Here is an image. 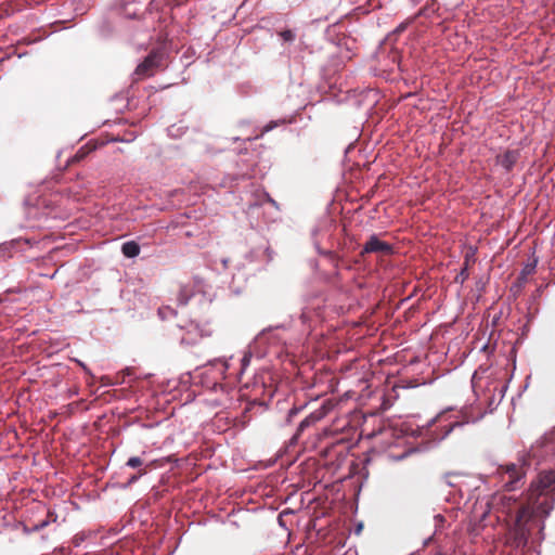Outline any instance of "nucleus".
Listing matches in <instances>:
<instances>
[{
	"mask_svg": "<svg viewBox=\"0 0 555 555\" xmlns=\"http://www.w3.org/2000/svg\"><path fill=\"white\" fill-rule=\"evenodd\" d=\"M555 450V433L552 440L542 439L531 446L521 465L514 463L500 467L502 481L507 491L516 490L526 474L525 467L533 463L541 464L542 460ZM555 501V470L542 469L531 481L525 498L518 499L513 494H495L491 500L480 501L474 508V517L485 521L486 517L494 513L496 519L509 524L507 543L515 547H525L533 529L540 534L544 529L543 518L547 517L554 507ZM543 539V535L540 537Z\"/></svg>",
	"mask_w": 555,
	"mask_h": 555,
	"instance_id": "obj_1",
	"label": "nucleus"
},
{
	"mask_svg": "<svg viewBox=\"0 0 555 555\" xmlns=\"http://www.w3.org/2000/svg\"><path fill=\"white\" fill-rule=\"evenodd\" d=\"M206 283L203 279L194 276L191 281L182 284L177 297L180 306H185L195 296H205Z\"/></svg>",
	"mask_w": 555,
	"mask_h": 555,
	"instance_id": "obj_2",
	"label": "nucleus"
},
{
	"mask_svg": "<svg viewBox=\"0 0 555 555\" xmlns=\"http://www.w3.org/2000/svg\"><path fill=\"white\" fill-rule=\"evenodd\" d=\"M160 62L162 54L158 52H151L144 61L137 66L134 70L137 79H142L153 75L154 68L158 67Z\"/></svg>",
	"mask_w": 555,
	"mask_h": 555,
	"instance_id": "obj_3",
	"label": "nucleus"
},
{
	"mask_svg": "<svg viewBox=\"0 0 555 555\" xmlns=\"http://www.w3.org/2000/svg\"><path fill=\"white\" fill-rule=\"evenodd\" d=\"M274 258V251L269 246H259L246 254L248 262L259 261L261 268L264 269Z\"/></svg>",
	"mask_w": 555,
	"mask_h": 555,
	"instance_id": "obj_4",
	"label": "nucleus"
},
{
	"mask_svg": "<svg viewBox=\"0 0 555 555\" xmlns=\"http://www.w3.org/2000/svg\"><path fill=\"white\" fill-rule=\"evenodd\" d=\"M178 326L181 331H185V333L180 338L181 344L194 345L198 341L199 338L203 337V330L197 323L193 321H190L185 325L179 324Z\"/></svg>",
	"mask_w": 555,
	"mask_h": 555,
	"instance_id": "obj_5",
	"label": "nucleus"
},
{
	"mask_svg": "<svg viewBox=\"0 0 555 555\" xmlns=\"http://www.w3.org/2000/svg\"><path fill=\"white\" fill-rule=\"evenodd\" d=\"M392 251V247L387 242L380 241L377 235L373 234L363 246L362 254L379 253L388 255Z\"/></svg>",
	"mask_w": 555,
	"mask_h": 555,
	"instance_id": "obj_6",
	"label": "nucleus"
},
{
	"mask_svg": "<svg viewBox=\"0 0 555 555\" xmlns=\"http://www.w3.org/2000/svg\"><path fill=\"white\" fill-rule=\"evenodd\" d=\"M519 156L520 154L518 150H507L503 154L496 156V164L506 171H511L518 162Z\"/></svg>",
	"mask_w": 555,
	"mask_h": 555,
	"instance_id": "obj_7",
	"label": "nucleus"
},
{
	"mask_svg": "<svg viewBox=\"0 0 555 555\" xmlns=\"http://www.w3.org/2000/svg\"><path fill=\"white\" fill-rule=\"evenodd\" d=\"M328 408L326 405H322L319 409L311 412L306 418H304L299 424V430H304L310 425L321 421L328 413Z\"/></svg>",
	"mask_w": 555,
	"mask_h": 555,
	"instance_id": "obj_8",
	"label": "nucleus"
},
{
	"mask_svg": "<svg viewBox=\"0 0 555 555\" xmlns=\"http://www.w3.org/2000/svg\"><path fill=\"white\" fill-rule=\"evenodd\" d=\"M465 423L460 421H451L446 425L440 426L441 434H437L436 431L431 433L430 441L434 443H439L443 439H446L451 431L456 428L463 426Z\"/></svg>",
	"mask_w": 555,
	"mask_h": 555,
	"instance_id": "obj_9",
	"label": "nucleus"
},
{
	"mask_svg": "<svg viewBox=\"0 0 555 555\" xmlns=\"http://www.w3.org/2000/svg\"><path fill=\"white\" fill-rule=\"evenodd\" d=\"M140 250V245L135 241H128L121 246V253L126 258H134L139 256Z\"/></svg>",
	"mask_w": 555,
	"mask_h": 555,
	"instance_id": "obj_10",
	"label": "nucleus"
},
{
	"mask_svg": "<svg viewBox=\"0 0 555 555\" xmlns=\"http://www.w3.org/2000/svg\"><path fill=\"white\" fill-rule=\"evenodd\" d=\"M327 227H331V222L328 219H325L319 227L314 228L312 230V237H313V242H314V246H315V249L319 254H325V251H323L321 248H320V242H319V232L321 230V228L325 229Z\"/></svg>",
	"mask_w": 555,
	"mask_h": 555,
	"instance_id": "obj_11",
	"label": "nucleus"
},
{
	"mask_svg": "<svg viewBox=\"0 0 555 555\" xmlns=\"http://www.w3.org/2000/svg\"><path fill=\"white\" fill-rule=\"evenodd\" d=\"M177 312L169 306H164L158 309V315L162 320H168L176 317Z\"/></svg>",
	"mask_w": 555,
	"mask_h": 555,
	"instance_id": "obj_12",
	"label": "nucleus"
},
{
	"mask_svg": "<svg viewBox=\"0 0 555 555\" xmlns=\"http://www.w3.org/2000/svg\"><path fill=\"white\" fill-rule=\"evenodd\" d=\"M468 276H469L468 267L463 266L461 271L454 278V282L463 285L465 283V281L468 279Z\"/></svg>",
	"mask_w": 555,
	"mask_h": 555,
	"instance_id": "obj_13",
	"label": "nucleus"
},
{
	"mask_svg": "<svg viewBox=\"0 0 555 555\" xmlns=\"http://www.w3.org/2000/svg\"><path fill=\"white\" fill-rule=\"evenodd\" d=\"M285 122H286L285 119L272 120V121L268 122L266 126H263L260 135L273 130L278 126L283 125Z\"/></svg>",
	"mask_w": 555,
	"mask_h": 555,
	"instance_id": "obj_14",
	"label": "nucleus"
},
{
	"mask_svg": "<svg viewBox=\"0 0 555 555\" xmlns=\"http://www.w3.org/2000/svg\"><path fill=\"white\" fill-rule=\"evenodd\" d=\"M280 38L283 42H293L296 38V35L291 29H284L279 34Z\"/></svg>",
	"mask_w": 555,
	"mask_h": 555,
	"instance_id": "obj_15",
	"label": "nucleus"
},
{
	"mask_svg": "<svg viewBox=\"0 0 555 555\" xmlns=\"http://www.w3.org/2000/svg\"><path fill=\"white\" fill-rule=\"evenodd\" d=\"M250 359H251V352L246 351L244 353L243 358L241 359V365H242L241 374H243L244 371L246 370V367L249 365Z\"/></svg>",
	"mask_w": 555,
	"mask_h": 555,
	"instance_id": "obj_16",
	"label": "nucleus"
},
{
	"mask_svg": "<svg viewBox=\"0 0 555 555\" xmlns=\"http://www.w3.org/2000/svg\"><path fill=\"white\" fill-rule=\"evenodd\" d=\"M50 524V520L49 518L38 522V524H35L31 528L29 529H26L27 532H36V531H39L43 528H46L48 525Z\"/></svg>",
	"mask_w": 555,
	"mask_h": 555,
	"instance_id": "obj_17",
	"label": "nucleus"
},
{
	"mask_svg": "<svg viewBox=\"0 0 555 555\" xmlns=\"http://www.w3.org/2000/svg\"><path fill=\"white\" fill-rule=\"evenodd\" d=\"M126 465L130 468H137L142 465V460L139 456H131L127 461Z\"/></svg>",
	"mask_w": 555,
	"mask_h": 555,
	"instance_id": "obj_18",
	"label": "nucleus"
},
{
	"mask_svg": "<svg viewBox=\"0 0 555 555\" xmlns=\"http://www.w3.org/2000/svg\"><path fill=\"white\" fill-rule=\"evenodd\" d=\"M475 251L476 249H472L469 253L465 255L464 264L465 267L469 268V263L475 261Z\"/></svg>",
	"mask_w": 555,
	"mask_h": 555,
	"instance_id": "obj_19",
	"label": "nucleus"
},
{
	"mask_svg": "<svg viewBox=\"0 0 555 555\" xmlns=\"http://www.w3.org/2000/svg\"><path fill=\"white\" fill-rule=\"evenodd\" d=\"M535 266H537L535 262L526 264L521 271V274L522 275L531 274L535 270Z\"/></svg>",
	"mask_w": 555,
	"mask_h": 555,
	"instance_id": "obj_20",
	"label": "nucleus"
},
{
	"mask_svg": "<svg viewBox=\"0 0 555 555\" xmlns=\"http://www.w3.org/2000/svg\"><path fill=\"white\" fill-rule=\"evenodd\" d=\"M442 417L443 415L440 414V415H437L436 417L431 418L428 423H427V427L430 428L431 426H434L436 423H441L442 421Z\"/></svg>",
	"mask_w": 555,
	"mask_h": 555,
	"instance_id": "obj_21",
	"label": "nucleus"
},
{
	"mask_svg": "<svg viewBox=\"0 0 555 555\" xmlns=\"http://www.w3.org/2000/svg\"><path fill=\"white\" fill-rule=\"evenodd\" d=\"M145 474V472H140L138 475H133L130 477L128 485H131L139 480L140 477H142Z\"/></svg>",
	"mask_w": 555,
	"mask_h": 555,
	"instance_id": "obj_22",
	"label": "nucleus"
},
{
	"mask_svg": "<svg viewBox=\"0 0 555 555\" xmlns=\"http://www.w3.org/2000/svg\"><path fill=\"white\" fill-rule=\"evenodd\" d=\"M264 196H266V199H267L269 203H271V204H272L273 206H275V207L278 206L276 202H275L273 198H271V197H270V195H269L268 193H266V194H264Z\"/></svg>",
	"mask_w": 555,
	"mask_h": 555,
	"instance_id": "obj_23",
	"label": "nucleus"
},
{
	"mask_svg": "<svg viewBox=\"0 0 555 555\" xmlns=\"http://www.w3.org/2000/svg\"><path fill=\"white\" fill-rule=\"evenodd\" d=\"M81 541H82V538L75 537L73 542H74L75 546H79Z\"/></svg>",
	"mask_w": 555,
	"mask_h": 555,
	"instance_id": "obj_24",
	"label": "nucleus"
},
{
	"mask_svg": "<svg viewBox=\"0 0 555 555\" xmlns=\"http://www.w3.org/2000/svg\"><path fill=\"white\" fill-rule=\"evenodd\" d=\"M218 362L222 363L224 371L228 370L229 364L227 360H217Z\"/></svg>",
	"mask_w": 555,
	"mask_h": 555,
	"instance_id": "obj_25",
	"label": "nucleus"
},
{
	"mask_svg": "<svg viewBox=\"0 0 555 555\" xmlns=\"http://www.w3.org/2000/svg\"><path fill=\"white\" fill-rule=\"evenodd\" d=\"M472 384H473V388H474V389H476V387H477V383H476V373L473 375Z\"/></svg>",
	"mask_w": 555,
	"mask_h": 555,
	"instance_id": "obj_26",
	"label": "nucleus"
},
{
	"mask_svg": "<svg viewBox=\"0 0 555 555\" xmlns=\"http://www.w3.org/2000/svg\"><path fill=\"white\" fill-rule=\"evenodd\" d=\"M229 259H222V264L224 268H228Z\"/></svg>",
	"mask_w": 555,
	"mask_h": 555,
	"instance_id": "obj_27",
	"label": "nucleus"
},
{
	"mask_svg": "<svg viewBox=\"0 0 555 555\" xmlns=\"http://www.w3.org/2000/svg\"><path fill=\"white\" fill-rule=\"evenodd\" d=\"M173 130H175V127H173V126H172V127H170V128L168 129V131H169V134H170V135H175V134H173Z\"/></svg>",
	"mask_w": 555,
	"mask_h": 555,
	"instance_id": "obj_28",
	"label": "nucleus"
},
{
	"mask_svg": "<svg viewBox=\"0 0 555 555\" xmlns=\"http://www.w3.org/2000/svg\"><path fill=\"white\" fill-rule=\"evenodd\" d=\"M296 412H297V411H296V410H294V409H293V410H291V411H289V416H292L293 414H296Z\"/></svg>",
	"mask_w": 555,
	"mask_h": 555,
	"instance_id": "obj_29",
	"label": "nucleus"
},
{
	"mask_svg": "<svg viewBox=\"0 0 555 555\" xmlns=\"http://www.w3.org/2000/svg\"><path fill=\"white\" fill-rule=\"evenodd\" d=\"M430 539H431V538H429V539L425 540V541H424V545H427Z\"/></svg>",
	"mask_w": 555,
	"mask_h": 555,
	"instance_id": "obj_30",
	"label": "nucleus"
},
{
	"mask_svg": "<svg viewBox=\"0 0 555 555\" xmlns=\"http://www.w3.org/2000/svg\"><path fill=\"white\" fill-rule=\"evenodd\" d=\"M436 519L441 520V519H442V516H441V515H437V516H436Z\"/></svg>",
	"mask_w": 555,
	"mask_h": 555,
	"instance_id": "obj_31",
	"label": "nucleus"
},
{
	"mask_svg": "<svg viewBox=\"0 0 555 555\" xmlns=\"http://www.w3.org/2000/svg\"><path fill=\"white\" fill-rule=\"evenodd\" d=\"M434 555H447V554H443V553H441V552H437V553H435Z\"/></svg>",
	"mask_w": 555,
	"mask_h": 555,
	"instance_id": "obj_32",
	"label": "nucleus"
}]
</instances>
